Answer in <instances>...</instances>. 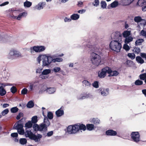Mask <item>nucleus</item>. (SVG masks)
Listing matches in <instances>:
<instances>
[{
    "label": "nucleus",
    "mask_w": 146,
    "mask_h": 146,
    "mask_svg": "<svg viewBox=\"0 0 146 146\" xmlns=\"http://www.w3.org/2000/svg\"><path fill=\"white\" fill-rule=\"evenodd\" d=\"M134 0H121L120 4L123 6L129 5L134 1Z\"/></svg>",
    "instance_id": "ddd939ff"
},
{
    "label": "nucleus",
    "mask_w": 146,
    "mask_h": 146,
    "mask_svg": "<svg viewBox=\"0 0 146 146\" xmlns=\"http://www.w3.org/2000/svg\"><path fill=\"white\" fill-rule=\"evenodd\" d=\"M53 133V132L52 131H49L47 133L46 136L48 137H50L52 135Z\"/></svg>",
    "instance_id": "774afa93"
},
{
    "label": "nucleus",
    "mask_w": 146,
    "mask_h": 146,
    "mask_svg": "<svg viewBox=\"0 0 146 146\" xmlns=\"http://www.w3.org/2000/svg\"><path fill=\"white\" fill-rule=\"evenodd\" d=\"M92 85L94 87L98 88L99 87V82L97 81H95L92 84Z\"/></svg>",
    "instance_id": "37998d69"
},
{
    "label": "nucleus",
    "mask_w": 146,
    "mask_h": 146,
    "mask_svg": "<svg viewBox=\"0 0 146 146\" xmlns=\"http://www.w3.org/2000/svg\"><path fill=\"white\" fill-rule=\"evenodd\" d=\"M40 78L42 79H45L47 78V77L45 75L43 74V73L41 72V74L39 75Z\"/></svg>",
    "instance_id": "680f3d73"
},
{
    "label": "nucleus",
    "mask_w": 146,
    "mask_h": 146,
    "mask_svg": "<svg viewBox=\"0 0 146 146\" xmlns=\"http://www.w3.org/2000/svg\"><path fill=\"white\" fill-rule=\"evenodd\" d=\"M42 68H38L36 69V73H40L42 71Z\"/></svg>",
    "instance_id": "338daca9"
},
{
    "label": "nucleus",
    "mask_w": 146,
    "mask_h": 146,
    "mask_svg": "<svg viewBox=\"0 0 146 146\" xmlns=\"http://www.w3.org/2000/svg\"><path fill=\"white\" fill-rule=\"evenodd\" d=\"M53 57V55L52 56V62L55 63L56 62H60L62 61V58H54Z\"/></svg>",
    "instance_id": "5701e85b"
},
{
    "label": "nucleus",
    "mask_w": 146,
    "mask_h": 146,
    "mask_svg": "<svg viewBox=\"0 0 146 146\" xmlns=\"http://www.w3.org/2000/svg\"><path fill=\"white\" fill-rule=\"evenodd\" d=\"M10 90L12 93H15L16 92L17 89L15 86H13L11 88Z\"/></svg>",
    "instance_id": "bf43d9fd"
},
{
    "label": "nucleus",
    "mask_w": 146,
    "mask_h": 146,
    "mask_svg": "<svg viewBox=\"0 0 146 146\" xmlns=\"http://www.w3.org/2000/svg\"><path fill=\"white\" fill-rule=\"evenodd\" d=\"M46 4V3L45 2H40L36 6L35 8L38 10H40L43 8Z\"/></svg>",
    "instance_id": "4468645a"
},
{
    "label": "nucleus",
    "mask_w": 146,
    "mask_h": 146,
    "mask_svg": "<svg viewBox=\"0 0 146 146\" xmlns=\"http://www.w3.org/2000/svg\"><path fill=\"white\" fill-rule=\"evenodd\" d=\"M111 7L112 8L116 7L118 5V2L117 1H114L110 4Z\"/></svg>",
    "instance_id": "79ce46f5"
},
{
    "label": "nucleus",
    "mask_w": 146,
    "mask_h": 146,
    "mask_svg": "<svg viewBox=\"0 0 146 146\" xmlns=\"http://www.w3.org/2000/svg\"><path fill=\"white\" fill-rule=\"evenodd\" d=\"M86 98H93V96L90 94H85Z\"/></svg>",
    "instance_id": "e2e57ef3"
},
{
    "label": "nucleus",
    "mask_w": 146,
    "mask_h": 146,
    "mask_svg": "<svg viewBox=\"0 0 146 146\" xmlns=\"http://www.w3.org/2000/svg\"><path fill=\"white\" fill-rule=\"evenodd\" d=\"M140 35L146 38V31L143 30H142L140 32Z\"/></svg>",
    "instance_id": "4d7b16f0"
},
{
    "label": "nucleus",
    "mask_w": 146,
    "mask_h": 146,
    "mask_svg": "<svg viewBox=\"0 0 146 146\" xmlns=\"http://www.w3.org/2000/svg\"><path fill=\"white\" fill-rule=\"evenodd\" d=\"M139 77L141 80H145L146 79V75L145 73L140 74L139 76Z\"/></svg>",
    "instance_id": "a18cd8bd"
},
{
    "label": "nucleus",
    "mask_w": 146,
    "mask_h": 146,
    "mask_svg": "<svg viewBox=\"0 0 146 146\" xmlns=\"http://www.w3.org/2000/svg\"><path fill=\"white\" fill-rule=\"evenodd\" d=\"M37 116H33L31 119V122L32 123H36L37 122Z\"/></svg>",
    "instance_id": "e433bc0d"
},
{
    "label": "nucleus",
    "mask_w": 146,
    "mask_h": 146,
    "mask_svg": "<svg viewBox=\"0 0 146 146\" xmlns=\"http://www.w3.org/2000/svg\"><path fill=\"white\" fill-rule=\"evenodd\" d=\"M140 55L141 57L146 60V53H141Z\"/></svg>",
    "instance_id": "69168bd1"
},
{
    "label": "nucleus",
    "mask_w": 146,
    "mask_h": 146,
    "mask_svg": "<svg viewBox=\"0 0 146 146\" xmlns=\"http://www.w3.org/2000/svg\"><path fill=\"white\" fill-rule=\"evenodd\" d=\"M94 126L93 124H87L86 127L83 124L78 123L74 125H69L67 129V132L69 134H74L82 131H84L87 128L89 131L94 129Z\"/></svg>",
    "instance_id": "f03ea898"
},
{
    "label": "nucleus",
    "mask_w": 146,
    "mask_h": 146,
    "mask_svg": "<svg viewBox=\"0 0 146 146\" xmlns=\"http://www.w3.org/2000/svg\"><path fill=\"white\" fill-rule=\"evenodd\" d=\"M44 56V54L43 55H40L37 58V61L39 63H40L41 60L42 59V56Z\"/></svg>",
    "instance_id": "864d4df0"
},
{
    "label": "nucleus",
    "mask_w": 146,
    "mask_h": 146,
    "mask_svg": "<svg viewBox=\"0 0 146 146\" xmlns=\"http://www.w3.org/2000/svg\"><path fill=\"white\" fill-rule=\"evenodd\" d=\"M131 136L132 140L135 142L138 143L140 140V135L138 132H132Z\"/></svg>",
    "instance_id": "9b49d317"
},
{
    "label": "nucleus",
    "mask_w": 146,
    "mask_h": 146,
    "mask_svg": "<svg viewBox=\"0 0 146 146\" xmlns=\"http://www.w3.org/2000/svg\"><path fill=\"white\" fill-rule=\"evenodd\" d=\"M111 70L110 72L109 73V76H116L119 73L117 71H112L111 68H109V70Z\"/></svg>",
    "instance_id": "4be33fe9"
},
{
    "label": "nucleus",
    "mask_w": 146,
    "mask_h": 146,
    "mask_svg": "<svg viewBox=\"0 0 146 146\" xmlns=\"http://www.w3.org/2000/svg\"><path fill=\"white\" fill-rule=\"evenodd\" d=\"M21 120L19 121L17 123H16L14 126V127L16 129H18L23 128V125L22 124L19 123Z\"/></svg>",
    "instance_id": "6ab92c4d"
},
{
    "label": "nucleus",
    "mask_w": 146,
    "mask_h": 146,
    "mask_svg": "<svg viewBox=\"0 0 146 146\" xmlns=\"http://www.w3.org/2000/svg\"><path fill=\"white\" fill-rule=\"evenodd\" d=\"M137 4L140 6H142L146 4V0H139Z\"/></svg>",
    "instance_id": "c756f323"
},
{
    "label": "nucleus",
    "mask_w": 146,
    "mask_h": 146,
    "mask_svg": "<svg viewBox=\"0 0 146 146\" xmlns=\"http://www.w3.org/2000/svg\"><path fill=\"white\" fill-rule=\"evenodd\" d=\"M142 20H143V19L141 17L139 16L135 17L134 18V21L137 23L140 22Z\"/></svg>",
    "instance_id": "473e14b6"
},
{
    "label": "nucleus",
    "mask_w": 146,
    "mask_h": 146,
    "mask_svg": "<svg viewBox=\"0 0 146 146\" xmlns=\"http://www.w3.org/2000/svg\"><path fill=\"white\" fill-rule=\"evenodd\" d=\"M20 143L22 145H25L27 142V140L25 138H21L19 140Z\"/></svg>",
    "instance_id": "ea45409f"
},
{
    "label": "nucleus",
    "mask_w": 146,
    "mask_h": 146,
    "mask_svg": "<svg viewBox=\"0 0 146 146\" xmlns=\"http://www.w3.org/2000/svg\"><path fill=\"white\" fill-rule=\"evenodd\" d=\"M33 127V123L30 121H28L25 124V129H30Z\"/></svg>",
    "instance_id": "a211bd4d"
},
{
    "label": "nucleus",
    "mask_w": 146,
    "mask_h": 146,
    "mask_svg": "<svg viewBox=\"0 0 146 146\" xmlns=\"http://www.w3.org/2000/svg\"><path fill=\"white\" fill-rule=\"evenodd\" d=\"M127 56L131 60L134 59L135 57V54L133 53H128L127 54Z\"/></svg>",
    "instance_id": "58836bf2"
},
{
    "label": "nucleus",
    "mask_w": 146,
    "mask_h": 146,
    "mask_svg": "<svg viewBox=\"0 0 146 146\" xmlns=\"http://www.w3.org/2000/svg\"><path fill=\"white\" fill-rule=\"evenodd\" d=\"M133 38L131 36H129L126 38L125 40V42L126 44H128L132 41Z\"/></svg>",
    "instance_id": "7c9ffc66"
},
{
    "label": "nucleus",
    "mask_w": 146,
    "mask_h": 146,
    "mask_svg": "<svg viewBox=\"0 0 146 146\" xmlns=\"http://www.w3.org/2000/svg\"><path fill=\"white\" fill-rule=\"evenodd\" d=\"M61 68L59 67H54L53 69L52 70V71L55 73H57L59 72L60 71L62 72H63V71H60Z\"/></svg>",
    "instance_id": "72a5a7b5"
},
{
    "label": "nucleus",
    "mask_w": 146,
    "mask_h": 146,
    "mask_svg": "<svg viewBox=\"0 0 146 146\" xmlns=\"http://www.w3.org/2000/svg\"><path fill=\"white\" fill-rule=\"evenodd\" d=\"M17 130L19 134L23 135L24 134L25 131L23 128L17 129Z\"/></svg>",
    "instance_id": "de8ad7c7"
},
{
    "label": "nucleus",
    "mask_w": 146,
    "mask_h": 146,
    "mask_svg": "<svg viewBox=\"0 0 146 146\" xmlns=\"http://www.w3.org/2000/svg\"><path fill=\"white\" fill-rule=\"evenodd\" d=\"M34 106V103L32 101H29L27 105V107L29 108H33Z\"/></svg>",
    "instance_id": "f704fd0d"
},
{
    "label": "nucleus",
    "mask_w": 146,
    "mask_h": 146,
    "mask_svg": "<svg viewBox=\"0 0 146 146\" xmlns=\"http://www.w3.org/2000/svg\"><path fill=\"white\" fill-rule=\"evenodd\" d=\"M42 57V66H48L52 62V56L50 54H44Z\"/></svg>",
    "instance_id": "39448f33"
},
{
    "label": "nucleus",
    "mask_w": 146,
    "mask_h": 146,
    "mask_svg": "<svg viewBox=\"0 0 146 146\" xmlns=\"http://www.w3.org/2000/svg\"><path fill=\"white\" fill-rule=\"evenodd\" d=\"M45 48V47L43 46H35L31 48V53H33L34 51L36 52H40L44 50Z\"/></svg>",
    "instance_id": "1a4fd4ad"
},
{
    "label": "nucleus",
    "mask_w": 146,
    "mask_h": 146,
    "mask_svg": "<svg viewBox=\"0 0 146 146\" xmlns=\"http://www.w3.org/2000/svg\"><path fill=\"white\" fill-rule=\"evenodd\" d=\"M134 51L135 53L138 54L140 52V50L139 48L135 47L134 48Z\"/></svg>",
    "instance_id": "6e6d98bb"
},
{
    "label": "nucleus",
    "mask_w": 146,
    "mask_h": 146,
    "mask_svg": "<svg viewBox=\"0 0 146 146\" xmlns=\"http://www.w3.org/2000/svg\"><path fill=\"white\" fill-rule=\"evenodd\" d=\"M127 44L125 43L124 45L123 46V48L124 49L127 51L129 50L130 48L129 46Z\"/></svg>",
    "instance_id": "13d9d810"
},
{
    "label": "nucleus",
    "mask_w": 146,
    "mask_h": 146,
    "mask_svg": "<svg viewBox=\"0 0 146 146\" xmlns=\"http://www.w3.org/2000/svg\"><path fill=\"white\" fill-rule=\"evenodd\" d=\"M27 15V11H25L21 13L17 17L14 16L11 17L13 19H17L18 20H20L22 18L26 17Z\"/></svg>",
    "instance_id": "f8f14e48"
},
{
    "label": "nucleus",
    "mask_w": 146,
    "mask_h": 146,
    "mask_svg": "<svg viewBox=\"0 0 146 146\" xmlns=\"http://www.w3.org/2000/svg\"><path fill=\"white\" fill-rule=\"evenodd\" d=\"M101 7L104 9L106 8V3L105 1H102L101 2Z\"/></svg>",
    "instance_id": "09e8293b"
},
{
    "label": "nucleus",
    "mask_w": 146,
    "mask_h": 146,
    "mask_svg": "<svg viewBox=\"0 0 146 146\" xmlns=\"http://www.w3.org/2000/svg\"><path fill=\"white\" fill-rule=\"evenodd\" d=\"M24 134L26 137L34 140L35 142H38L40 141L42 137V135L40 134H38L37 135L34 134L30 129H25Z\"/></svg>",
    "instance_id": "7ed1b4c3"
},
{
    "label": "nucleus",
    "mask_w": 146,
    "mask_h": 146,
    "mask_svg": "<svg viewBox=\"0 0 146 146\" xmlns=\"http://www.w3.org/2000/svg\"><path fill=\"white\" fill-rule=\"evenodd\" d=\"M21 56V53L19 51L15 50H11L8 55V58L11 59Z\"/></svg>",
    "instance_id": "0eeeda50"
},
{
    "label": "nucleus",
    "mask_w": 146,
    "mask_h": 146,
    "mask_svg": "<svg viewBox=\"0 0 146 146\" xmlns=\"http://www.w3.org/2000/svg\"><path fill=\"white\" fill-rule=\"evenodd\" d=\"M80 17V16L77 14H74L70 16L71 20H75L78 19Z\"/></svg>",
    "instance_id": "393cba45"
},
{
    "label": "nucleus",
    "mask_w": 146,
    "mask_h": 146,
    "mask_svg": "<svg viewBox=\"0 0 146 146\" xmlns=\"http://www.w3.org/2000/svg\"><path fill=\"white\" fill-rule=\"evenodd\" d=\"M33 127L35 131H39V125L35 123L33 125Z\"/></svg>",
    "instance_id": "a19ab883"
},
{
    "label": "nucleus",
    "mask_w": 146,
    "mask_h": 146,
    "mask_svg": "<svg viewBox=\"0 0 146 146\" xmlns=\"http://www.w3.org/2000/svg\"><path fill=\"white\" fill-rule=\"evenodd\" d=\"M110 47L111 49L117 52H120L121 48V41L113 40L110 44Z\"/></svg>",
    "instance_id": "20e7f679"
},
{
    "label": "nucleus",
    "mask_w": 146,
    "mask_h": 146,
    "mask_svg": "<svg viewBox=\"0 0 146 146\" xmlns=\"http://www.w3.org/2000/svg\"><path fill=\"white\" fill-rule=\"evenodd\" d=\"M111 37L113 39L117 40V41H121L122 35L119 31H116L113 33Z\"/></svg>",
    "instance_id": "9d476101"
},
{
    "label": "nucleus",
    "mask_w": 146,
    "mask_h": 146,
    "mask_svg": "<svg viewBox=\"0 0 146 146\" xmlns=\"http://www.w3.org/2000/svg\"><path fill=\"white\" fill-rule=\"evenodd\" d=\"M86 50L88 48V50L92 51L90 53V60L94 66H98L100 64L101 57L100 55L102 54L101 48H99L97 45L95 46L88 44L86 46Z\"/></svg>",
    "instance_id": "f257e3e1"
},
{
    "label": "nucleus",
    "mask_w": 146,
    "mask_h": 146,
    "mask_svg": "<svg viewBox=\"0 0 146 146\" xmlns=\"http://www.w3.org/2000/svg\"><path fill=\"white\" fill-rule=\"evenodd\" d=\"M6 91L4 88L3 86L0 87V95L3 96L5 95L6 94Z\"/></svg>",
    "instance_id": "cd10ccee"
},
{
    "label": "nucleus",
    "mask_w": 146,
    "mask_h": 146,
    "mask_svg": "<svg viewBox=\"0 0 146 146\" xmlns=\"http://www.w3.org/2000/svg\"><path fill=\"white\" fill-rule=\"evenodd\" d=\"M106 134L107 135L115 136L117 135V132L111 129H109L106 132Z\"/></svg>",
    "instance_id": "dca6fc26"
},
{
    "label": "nucleus",
    "mask_w": 146,
    "mask_h": 146,
    "mask_svg": "<svg viewBox=\"0 0 146 146\" xmlns=\"http://www.w3.org/2000/svg\"><path fill=\"white\" fill-rule=\"evenodd\" d=\"M111 70H109V68L106 67L103 68L101 71H99L98 73V76L100 78H103L106 76V73L109 74Z\"/></svg>",
    "instance_id": "6e6552de"
},
{
    "label": "nucleus",
    "mask_w": 146,
    "mask_h": 146,
    "mask_svg": "<svg viewBox=\"0 0 146 146\" xmlns=\"http://www.w3.org/2000/svg\"><path fill=\"white\" fill-rule=\"evenodd\" d=\"M77 98L79 100H82L86 98L85 94L84 95L83 94H81L80 96H78Z\"/></svg>",
    "instance_id": "8fccbe9b"
},
{
    "label": "nucleus",
    "mask_w": 146,
    "mask_h": 146,
    "mask_svg": "<svg viewBox=\"0 0 146 146\" xmlns=\"http://www.w3.org/2000/svg\"><path fill=\"white\" fill-rule=\"evenodd\" d=\"M126 64L129 66H131L133 65L134 63L132 61L130 60H127L126 61Z\"/></svg>",
    "instance_id": "c03bdc74"
},
{
    "label": "nucleus",
    "mask_w": 146,
    "mask_h": 146,
    "mask_svg": "<svg viewBox=\"0 0 146 146\" xmlns=\"http://www.w3.org/2000/svg\"><path fill=\"white\" fill-rule=\"evenodd\" d=\"M90 121L94 124L98 125L100 123V121L98 118H93L90 119Z\"/></svg>",
    "instance_id": "412c9836"
},
{
    "label": "nucleus",
    "mask_w": 146,
    "mask_h": 146,
    "mask_svg": "<svg viewBox=\"0 0 146 146\" xmlns=\"http://www.w3.org/2000/svg\"><path fill=\"white\" fill-rule=\"evenodd\" d=\"M43 74L46 76L51 72V70L50 69H46L43 70L42 72Z\"/></svg>",
    "instance_id": "c9c22d12"
},
{
    "label": "nucleus",
    "mask_w": 146,
    "mask_h": 146,
    "mask_svg": "<svg viewBox=\"0 0 146 146\" xmlns=\"http://www.w3.org/2000/svg\"><path fill=\"white\" fill-rule=\"evenodd\" d=\"M9 112V110L8 109H6L3 110L1 113L4 116L7 114Z\"/></svg>",
    "instance_id": "052dcab7"
},
{
    "label": "nucleus",
    "mask_w": 146,
    "mask_h": 146,
    "mask_svg": "<svg viewBox=\"0 0 146 146\" xmlns=\"http://www.w3.org/2000/svg\"><path fill=\"white\" fill-rule=\"evenodd\" d=\"M64 113V111L61 109V108H60L56 111V114L58 117L62 116L63 115Z\"/></svg>",
    "instance_id": "aec40b11"
},
{
    "label": "nucleus",
    "mask_w": 146,
    "mask_h": 146,
    "mask_svg": "<svg viewBox=\"0 0 146 146\" xmlns=\"http://www.w3.org/2000/svg\"><path fill=\"white\" fill-rule=\"evenodd\" d=\"M47 117L48 119H52L53 118V113L51 112H48L47 114Z\"/></svg>",
    "instance_id": "49530a36"
},
{
    "label": "nucleus",
    "mask_w": 146,
    "mask_h": 146,
    "mask_svg": "<svg viewBox=\"0 0 146 146\" xmlns=\"http://www.w3.org/2000/svg\"><path fill=\"white\" fill-rule=\"evenodd\" d=\"M82 82L84 85L88 88L90 87L92 85L90 82L87 80H84Z\"/></svg>",
    "instance_id": "bb28decb"
},
{
    "label": "nucleus",
    "mask_w": 146,
    "mask_h": 146,
    "mask_svg": "<svg viewBox=\"0 0 146 146\" xmlns=\"http://www.w3.org/2000/svg\"><path fill=\"white\" fill-rule=\"evenodd\" d=\"M18 109L17 107H14L12 108L11 109V111L13 113H15L18 111Z\"/></svg>",
    "instance_id": "603ef678"
},
{
    "label": "nucleus",
    "mask_w": 146,
    "mask_h": 146,
    "mask_svg": "<svg viewBox=\"0 0 146 146\" xmlns=\"http://www.w3.org/2000/svg\"><path fill=\"white\" fill-rule=\"evenodd\" d=\"M144 41V40L143 39H139L137 40L135 42V44L136 45H140Z\"/></svg>",
    "instance_id": "2f4dec72"
},
{
    "label": "nucleus",
    "mask_w": 146,
    "mask_h": 146,
    "mask_svg": "<svg viewBox=\"0 0 146 146\" xmlns=\"http://www.w3.org/2000/svg\"><path fill=\"white\" fill-rule=\"evenodd\" d=\"M50 123L48 119H45L43 122L39 125V131H46L47 130V127L50 125Z\"/></svg>",
    "instance_id": "423d86ee"
},
{
    "label": "nucleus",
    "mask_w": 146,
    "mask_h": 146,
    "mask_svg": "<svg viewBox=\"0 0 146 146\" xmlns=\"http://www.w3.org/2000/svg\"><path fill=\"white\" fill-rule=\"evenodd\" d=\"M99 90L100 91L101 95L103 96H106L109 94V89L108 88H100Z\"/></svg>",
    "instance_id": "2eb2a0df"
},
{
    "label": "nucleus",
    "mask_w": 146,
    "mask_h": 146,
    "mask_svg": "<svg viewBox=\"0 0 146 146\" xmlns=\"http://www.w3.org/2000/svg\"><path fill=\"white\" fill-rule=\"evenodd\" d=\"M92 4L94 6L97 7L99 4V0H95L93 3Z\"/></svg>",
    "instance_id": "5fc2aeb1"
},
{
    "label": "nucleus",
    "mask_w": 146,
    "mask_h": 146,
    "mask_svg": "<svg viewBox=\"0 0 146 146\" xmlns=\"http://www.w3.org/2000/svg\"><path fill=\"white\" fill-rule=\"evenodd\" d=\"M28 91V90L26 88H25L21 90V94L23 95L26 94L27 93Z\"/></svg>",
    "instance_id": "3c124183"
},
{
    "label": "nucleus",
    "mask_w": 146,
    "mask_h": 146,
    "mask_svg": "<svg viewBox=\"0 0 146 146\" xmlns=\"http://www.w3.org/2000/svg\"><path fill=\"white\" fill-rule=\"evenodd\" d=\"M32 5V3L27 0L24 3V6L25 7H30Z\"/></svg>",
    "instance_id": "c85d7f7f"
},
{
    "label": "nucleus",
    "mask_w": 146,
    "mask_h": 146,
    "mask_svg": "<svg viewBox=\"0 0 146 146\" xmlns=\"http://www.w3.org/2000/svg\"><path fill=\"white\" fill-rule=\"evenodd\" d=\"M135 84L137 86L142 85L143 84V82L139 79L136 80L135 82Z\"/></svg>",
    "instance_id": "4c0bfd02"
},
{
    "label": "nucleus",
    "mask_w": 146,
    "mask_h": 146,
    "mask_svg": "<svg viewBox=\"0 0 146 146\" xmlns=\"http://www.w3.org/2000/svg\"><path fill=\"white\" fill-rule=\"evenodd\" d=\"M11 136L13 138L17 137L18 134L17 133H12L11 134Z\"/></svg>",
    "instance_id": "0e129e2a"
},
{
    "label": "nucleus",
    "mask_w": 146,
    "mask_h": 146,
    "mask_svg": "<svg viewBox=\"0 0 146 146\" xmlns=\"http://www.w3.org/2000/svg\"><path fill=\"white\" fill-rule=\"evenodd\" d=\"M56 89L54 87L47 88L46 90V92L49 94H52L56 92Z\"/></svg>",
    "instance_id": "f3484780"
},
{
    "label": "nucleus",
    "mask_w": 146,
    "mask_h": 146,
    "mask_svg": "<svg viewBox=\"0 0 146 146\" xmlns=\"http://www.w3.org/2000/svg\"><path fill=\"white\" fill-rule=\"evenodd\" d=\"M136 60L137 62L141 64H143L144 61L143 59L141 57V56H137L136 58Z\"/></svg>",
    "instance_id": "b1692460"
},
{
    "label": "nucleus",
    "mask_w": 146,
    "mask_h": 146,
    "mask_svg": "<svg viewBox=\"0 0 146 146\" xmlns=\"http://www.w3.org/2000/svg\"><path fill=\"white\" fill-rule=\"evenodd\" d=\"M131 31H125L122 33L123 37L125 38L129 37Z\"/></svg>",
    "instance_id": "a878e982"
}]
</instances>
